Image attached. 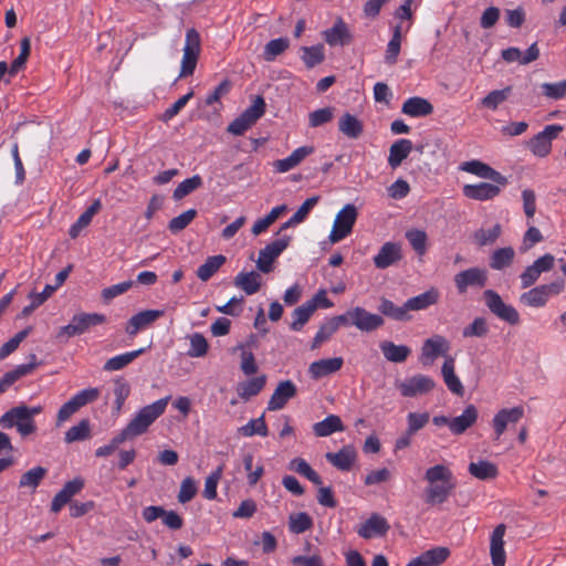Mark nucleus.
Segmentation results:
<instances>
[{
    "instance_id": "nucleus-1",
    "label": "nucleus",
    "mask_w": 566,
    "mask_h": 566,
    "mask_svg": "<svg viewBox=\"0 0 566 566\" xmlns=\"http://www.w3.org/2000/svg\"><path fill=\"white\" fill-rule=\"evenodd\" d=\"M424 502L429 505L444 503L455 488V479L452 471L444 464H436L426 470Z\"/></svg>"
},
{
    "instance_id": "nucleus-2",
    "label": "nucleus",
    "mask_w": 566,
    "mask_h": 566,
    "mask_svg": "<svg viewBox=\"0 0 566 566\" xmlns=\"http://www.w3.org/2000/svg\"><path fill=\"white\" fill-rule=\"evenodd\" d=\"M42 410L41 406L19 405L0 417V427L3 429L15 428L21 437H28L36 431L34 417L40 415Z\"/></svg>"
},
{
    "instance_id": "nucleus-3",
    "label": "nucleus",
    "mask_w": 566,
    "mask_h": 566,
    "mask_svg": "<svg viewBox=\"0 0 566 566\" xmlns=\"http://www.w3.org/2000/svg\"><path fill=\"white\" fill-rule=\"evenodd\" d=\"M170 397L158 399L143 407L122 430L128 439L142 436L165 412Z\"/></svg>"
},
{
    "instance_id": "nucleus-4",
    "label": "nucleus",
    "mask_w": 566,
    "mask_h": 566,
    "mask_svg": "<svg viewBox=\"0 0 566 566\" xmlns=\"http://www.w3.org/2000/svg\"><path fill=\"white\" fill-rule=\"evenodd\" d=\"M98 397L99 390L97 388H86L76 392L59 409L55 421L56 427H61L82 407L91 402H94L95 400H97Z\"/></svg>"
},
{
    "instance_id": "nucleus-5",
    "label": "nucleus",
    "mask_w": 566,
    "mask_h": 566,
    "mask_svg": "<svg viewBox=\"0 0 566 566\" xmlns=\"http://www.w3.org/2000/svg\"><path fill=\"white\" fill-rule=\"evenodd\" d=\"M265 113V102L262 96H256L251 106H249L239 117L232 120L228 126V132L234 136L243 135L252 127L258 119Z\"/></svg>"
},
{
    "instance_id": "nucleus-6",
    "label": "nucleus",
    "mask_w": 566,
    "mask_h": 566,
    "mask_svg": "<svg viewBox=\"0 0 566 566\" xmlns=\"http://www.w3.org/2000/svg\"><path fill=\"white\" fill-rule=\"evenodd\" d=\"M358 217V211L355 205H345L336 214L333 228L329 233V241L337 243L347 238L355 226Z\"/></svg>"
},
{
    "instance_id": "nucleus-7",
    "label": "nucleus",
    "mask_w": 566,
    "mask_h": 566,
    "mask_svg": "<svg viewBox=\"0 0 566 566\" xmlns=\"http://www.w3.org/2000/svg\"><path fill=\"white\" fill-rule=\"evenodd\" d=\"M483 300L489 311L501 321L510 325L520 324V313L511 304H506L501 295L494 290H485L483 292Z\"/></svg>"
},
{
    "instance_id": "nucleus-8",
    "label": "nucleus",
    "mask_w": 566,
    "mask_h": 566,
    "mask_svg": "<svg viewBox=\"0 0 566 566\" xmlns=\"http://www.w3.org/2000/svg\"><path fill=\"white\" fill-rule=\"evenodd\" d=\"M200 50L201 39L199 32L193 28L188 29L186 32L185 46L182 50L184 54L179 74L180 77H186L193 74L200 54Z\"/></svg>"
},
{
    "instance_id": "nucleus-9",
    "label": "nucleus",
    "mask_w": 566,
    "mask_h": 566,
    "mask_svg": "<svg viewBox=\"0 0 566 566\" xmlns=\"http://www.w3.org/2000/svg\"><path fill=\"white\" fill-rule=\"evenodd\" d=\"M488 271L479 266L462 270L453 276L459 295L465 294L469 289H483L488 284Z\"/></svg>"
},
{
    "instance_id": "nucleus-10",
    "label": "nucleus",
    "mask_w": 566,
    "mask_h": 566,
    "mask_svg": "<svg viewBox=\"0 0 566 566\" xmlns=\"http://www.w3.org/2000/svg\"><path fill=\"white\" fill-rule=\"evenodd\" d=\"M291 237L283 234L261 249L256 261L258 269L263 273L271 272L274 260L289 247Z\"/></svg>"
},
{
    "instance_id": "nucleus-11",
    "label": "nucleus",
    "mask_w": 566,
    "mask_h": 566,
    "mask_svg": "<svg viewBox=\"0 0 566 566\" xmlns=\"http://www.w3.org/2000/svg\"><path fill=\"white\" fill-rule=\"evenodd\" d=\"M563 130L560 125L552 124L536 134L530 142L528 148L537 157H546L552 150V140Z\"/></svg>"
},
{
    "instance_id": "nucleus-12",
    "label": "nucleus",
    "mask_w": 566,
    "mask_h": 566,
    "mask_svg": "<svg viewBox=\"0 0 566 566\" xmlns=\"http://www.w3.org/2000/svg\"><path fill=\"white\" fill-rule=\"evenodd\" d=\"M524 417V408L516 406L499 410L492 419L494 440H500L510 424L517 423Z\"/></svg>"
},
{
    "instance_id": "nucleus-13",
    "label": "nucleus",
    "mask_w": 566,
    "mask_h": 566,
    "mask_svg": "<svg viewBox=\"0 0 566 566\" xmlns=\"http://www.w3.org/2000/svg\"><path fill=\"white\" fill-rule=\"evenodd\" d=\"M436 387L434 380L426 375L418 374L397 385L402 397H416L431 391Z\"/></svg>"
},
{
    "instance_id": "nucleus-14",
    "label": "nucleus",
    "mask_w": 566,
    "mask_h": 566,
    "mask_svg": "<svg viewBox=\"0 0 566 566\" xmlns=\"http://www.w3.org/2000/svg\"><path fill=\"white\" fill-rule=\"evenodd\" d=\"M460 170L475 175L480 178L492 180L494 184L500 186H506L509 182L505 176L478 159L462 163L460 165Z\"/></svg>"
},
{
    "instance_id": "nucleus-15",
    "label": "nucleus",
    "mask_w": 566,
    "mask_h": 566,
    "mask_svg": "<svg viewBox=\"0 0 566 566\" xmlns=\"http://www.w3.org/2000/svg\"><path fill=\"white\" fill-rule=\"evenodd\" d=\"M390 525L388 521L378 513H373L360 526L357 528V534L364 539L374 537H381L387 534Z\"/></svg>"
},
{
    "instance_id": "nucleus-16",
    "label": "nucleus",
    "mask_w": 566,
    "mask_h": 566,
    "mask_svg": "<svg viewBox=\"0 0 566 566\" xmlns=\"http://www.w3.org/2000/svg\"><path fill=\"white\" fill-rule=\"evenodd\" d=\"M84 488V480L82 478H75L67 481L63 488L55 494L51 503V512L59 513L71 499L78 494Z\"/></svg>"
},
{
    "instance_id": "nucleus-17",
    "label": "nucleus",
    "mask_w": 566,
    "mask_h": 566,
    "mask_svg": "<svg viewBox=\"0 0 566 566\" xmlns=\"http://www.w3.org/2000/svg\"><path fill=\"white\" fill-rule=\"evenodd\" d=\"M450 349L449 340L442 335H433L424 340L421 347V361L431 364L438 356L446 355Z\"/></svg>"
},
{
    "instance_id": "nucleus-18",
    "label": "nucleus",
    "mask_w": 566,
    "mask_h": 566,
    "mask_svg": "<svg viewBox=\"0 0 566 566\" xmlns=\"http://www.w3.org/2000/svg\"><path fill=\"white\" fill-rule=\"evenodd\" d=\"M296 394L297 388L292 380L280 381L268 402V410L283 409L287 401L294 398Z\"/></svg>"
},
{
    "instance_id": "nucleus-19",
    "label": "nucleus",
    "mask_w": 566,
    "mask_h": 566,
    "mask_svg": "<svg viewBox=\"0 0 566 566\" xmlns=\"http://www.w3.org/2000/svg\"><path fill=\"white\" fill-rule=\"evenodd\" d=\"M382 316L373 314L364 307L356 306L353 308V325L361 332H374L384 325Z\"/></svg>"
},
{
    "instance_id": "nucleus-20",
    "label": "nucleus",
    "mask_w": 566,
    "mask_h": 566,
    "mask_svg": "<svg viewBox=\"0 0 566 566\" xmlns=\"http://www.w3.org/2000/svg\"><path fill=\"white\" fill-rule=\"evenodd\" d=\"M163 315L164 311L160 310L142 311L128 319L125 331L129 336H136L139 331L150 326Z\"/></svg>"
},
{
    "instance_id": "nucleus-21",
    "label": "nucleus",
    "mask_w": 566,
    "mask_h": 566,
    "mask_svg": "<svg viewBox=\"0 0 566 566\" xmlns=\"http://www.w3.org/2000/svg\"><path fill=\"white\" fill-rule=\"evenodd\" d=\"M506 526L499 524L492 532L490 538V555L493 566H504L506 554L504 551V535Z\"/></svg>"
},
{
    "instance_id": "nucleus-22",
    "label": "nucleus",
    "mask_w": 566,
    "mask_h": 566,
    "mask_svg": "<svg viewBox=\"0 0 566 566\" xmlns=\"http://www.w3.org/2000/svg\"><path fill=\"white\" fill-rule=\"evenodd\" d=\"M402 258L401 247L396 242H386L374 256V264L377 269H387Z\"/></svg>"
},
{
    "instance_id": "nucleus-23",
    "label": "nucleus",
    "mask_w": 566,
    "mask_h": 566,
    "mask_svg": "<svg viewBox=\"0 0 566 566\" xmlns=\"http://www.w3.org/2000/svg\"><path fill=\"white\" fill-rule=\"evenodd\" d=\"M500 185L480 182L475 185H465L463 187V195L473 200L486 201L497 197L501 192Z\"/></svg>"
},
{
    "instance_id": "nucleus-24",
    "label": "nucleus",
    "mask_w": 566,
    "mask_h": 566,
    "mask_svg": "<svg viewBox=\"0 0 566 566\" xmlns=\"http://www.w3.org/2000/svg\"><path fill=\"white\" fill-rule=\"evenodd\" d=\"M325 42L331 46L345 45L352 41L350 32L343 21L338 18L334 25L323 32Z\"/></svg>"
},
{
    "instance_id": "nucleus-25",
    "label": "nucleus",
    "mask_w": 566,
    "mask_h": 566,
    "mask_svg": "<svg viewBox=\"0 0 566 566\" xmlns=\"http://www.w3.org/2000/svg\"><path fill=\"white\" fill-rule=\"evenodd\" d=\"M326 460L340 471H349L356 461L357 452L352 446H345L337 452H327Z\"/></svg>"
},
{
    "instance_id": "nucleus-26",
    "label": "nucleus",
    "mask_w": 566,
    "mask_h": 566,
    "mask_svg": "<svg viewBox=\"0 0 566 566\" xmlns=\"http://www.w3.org/2000/svg\"><path fill=\"white\" fill-rule=\"evenodd\" d=\"M441 375L447 388L454 395L463 396L464 387L455 374V360L447 356L441 367Z\"/></svg>"
},
{
    "instance_id": "nucleus-27",
    "label": "nucleus",
    "mask_w": 566,
    "mask_h": 566,
    "mask_svg": "<svg viewBox=\"0 0 566 566\" xmlns=\"http://www.w3.org/2000/svg\"><path fill=\"white\" fill-rule=\"evenodd\" d=\"M344 364L342 357L324 358L313 361L308 367V373L313 379H319L338 371Z\"/></svg>"
},
{
    "instance_id": "nucleus-28",
    "label": "nucleus",
    "mask_w": 566,
    "mask_h": 566,
    "mask_svg": "<svg viewBox=\"0 0 566 566\" xmlns=\"http://www.w3.org/2000/svg\"><path fill=\"white\" fill-rule=\"evenodd\" d=\"M501 56L507 63L518 62L520 64L525 65L538 59L539 49L537 43H533L523 54L520 49L511 46L502 50Z\"/></svg>"
},
{
    "instance_id": "nucleus-29",
    "label": "nucleus",
    "mask_w": 566,
    "mask_h": 566,
    "mask_svg": "<svg viewBox=\"0 0 566 566\" xmlns=\"http://www.w3.org/2000/svg\"><path fill=\"white\" fill-rule=\"evenodd\" d=\"M401 112L410 117H424L433 113V105L427 98L412 96L403 102Z\"/></svg>"
},
{
    "instance_id": "nucleus-30",
    "label": "nucleus",
    "mask_w": 566,
    "mask_h": 566,
    "mask_svg": "<svg viewBox=\"0 0 566 566\" xmlns=\"http://www.w3.org/2000/svg\"><path fill=\"white\" fill-rule=\"evenodd\" d=\"M478 416L479 412L476 407L474 405H469L460 416L451 419L450 431L455 436L464 433L476 422Z\"/></svg>"
},
{
    "instance_id": "nucleus-31",
    "label": "nucleus",
    "mask_w": 566,
    "mask_h": 566,
    "mask_svg": "<svg viewBox=\"0 0 566 566\" xmlns=\"http://www.w3.org/2000/svg\"><path fill=\"white\" fill-rule=\"evenodd\" d=\"M449 555L447 547H436L413 558L406 566H440Z\"/></svg>"
},
{
    "instance_id": "nucleus-32",
    "label": "nucleus",
    "mask_w": 566,
    "mask_h": 566,
    "mask_svg": "<svg viewBox=\"0 0 566 566\" xmlns=\"http://www.w3.org/2000/svg\"><path fill=\"white\" fill-rule=\"evenodd\" d=\"M439 301V291L434 287H431L430 290L408 298L405 302V310H407V314H409L410 311H423L430 307L431 305H434Z\"/></svg>"
},
{
    "instance_id": "nucleus-33",
    "label": "nucleus",
    "mask_w": 566,
    "mask_h": 566,
    "mask_svg": "<svg viewBox=\"0 0 566 566\" xmlns=\"http://www.w3.org/2000/svg\"><path fill=\"white\" fill-rule=\"evenodd\" d=\"M412 150V142L410 139H398L389 148L388 164L395 169L409 156Z\"/></svg>"
},
{
    "instance_id": "nucleus-34",
    "label": "nucleus",
    "mask_w": 566,
    "mask_h": 566,
    "mask_svg": "<svg viewBox=\"0 0 566 566\" xmlns=\"http://www.w3.org/2000/svg\"><path fill=\"white\" fill-rule=\"evenodd\" d=\"M384 357L391 363H403L411 354L407 345H397L390 340H384L379 345Z\"/></svg>"
},
{
    "instance_id": "nucleus-35",
    "label": "nucleus",
    "mask_w": 566,
    "mask_h": 566,
    "mask_svg": "<svg viewBox=\"0 0 566 566\" xmlns=\"http://www.w3.org/2000/svg\"><path fill=\"white\" fill-rule=\"evenodd\" d=\"M515 259V251L512 247H504L495 249L489 260V265L492 270L502 271L511 266Z\"/></svg>"
},
{
    "instance_id": "nucleus-36",
    "label": "nucleus",
    "mask_w": 566,
    "mask_h": 566,
    "mask_svg": "<svg viewBox=\"0 0 566 566\" xmlns=\"http://www.w3.org/2000/svg\"><path fill=\"white\" fill-rule=\"evenodd\" d=\"M101 200H94L93 203L83 213H81L77 220L71 226L69 235L72 239L77 238L81 231L92 222L93 217L101 210Z\"/></svg>"
},
{
    "instance_id": "nucleus-37",
    "label": "nucleus",
    "mask_w": 566,
    "mask_h": 566,
    "mask_svg": "<svg viewBox=\"0 0 566 566\" xmlns=\"http://www.w3.org/2000/svg\"><path fill=\"white\" fill-rule=\"evenodd\" d=\"M339 132L350 139L360 137L364 130L363 123L350 113H345L338 119Z\"/></svg>"
},
{
    "instance_id": "nucleus-38",
    "label": "nucleus",
    "mask_w": 566,
    "mask_h": 566,
    "mask_svg": "<svg viewBox=\"0 0 566 566\" xmlns=\"http://www.w3.org/2000/svg\"><path fill=\"white\" fill-rule=\"evenodd\" d=\"M145 348H139L136 350L123 353L119 355H116L114 357H111L107 359L103 366V369L105 371H117L122 370L126 366H128L130 363H133L136 358H138L140 355L145 353Z\"/></svg>"
},
{
    "instance_id": "nucleus-39",
    "label": "nucleus",
    "mask_w": 566,
    "mask_h": 566,
    "mask_svg": "<svg viewBox=\"0 0 566 566\" xmlns=\"http://www.w3.org/2000/svg\"><path fill=\"white\" fill-rule=\"evenodd\" d=\"M234 285L244 291L247 295H252L260 290L261 276L254 271L240 272L234 279Z\"/></svg>"
},
{
    "instance_id": "nucleus-40",
    "label": "nucleus",
    "mask_w": 566,
    "mask_h": 566,
    "mask_svg": "<svg viewBox=\"0 0 566 566\" xmlns=\"http://www.w3.org/2000/svg\"><path fill=\"white\" fill-rule=\"evenodd\" d=\"M343 430V422L340 418L336 415H329L322 421H318L313 424V432L316 437H328L334 432Z\"/></svg>"
},
{
    "instance_id": "nucleus-41",
    "label": "nucleus",
    "mask_w": 566,
    "mask_h": 566,
    "mask_svg": "<svg viewBox=\"0 0 566 566\" xmlns=\"http://www.w3.org/2000/svg\"><path fill=\"white\" fill-rule=\"evenodd\" d=\"M92 437V426L88 419H82L75 426H72L64 434L66 443L85 441Z\"/></svg>"
},
{
    "instance_id": "nucleus-42",
    "label": "nucleus",
    "mask_w": 566,
    "mask_h": 566,
    "mask_svg": "<svg viewBox=\"0 0 566 566\" xmlns=\"http://www.w3.org/2000/svg\"><path fill=\"white\" fill-rule=\"evenodd\" d=\"M468 470L472 476L479 480H492L495 479L499 474L497 467L486 460L471 462Z\"/></svg>"
},
{
    "instance_id": "nucleus-43",
    "label": "nucleus",
    "mask_w": 566,
    "mask_h": 566,
    "mask_svg": "<svg viewBox=\"0 0 566 566\" xmlns=\"http://www.w3.org/2000/svg\"><path fill=\"white\" fill-rule=\"evenodd\" d=\"M266 377L265 375H261L254 378H251L247 381L239 384L238 386V395L244 401H248L250 398L256 396L265 386Z\"/></svg>"
},
{
    "instance_id": "nucleus-44",
    "label": "nucleus",
    "mask_w": 566,
    "mask_h": 566,
    "mask_svg": "<svg viewBox=\"0 0 566 566\" xmlns=\"http://www.w3.org/2000/svg\"><path fill=\"white\" fill-rule=\"evenodd\" d=\"M226 261L227 259L222 254L207 258L205 263L198 268L197 276L201 281L207 282L218 272V270L226 263Z\"/></svg>"
},
{
    "instance_id": "nucleus-45",
    "label": "nucleus",
    "mask_w": 566,
    "mask_h": 566,
    "mask_svg": "<svg viewBox=\"0 0 566 566\" xmlns=\"http://www.w3.org/2000/svg\"><path fill=\"white\" fill-rule=\"evenodd\" d=\"M502 234V226L495 223L489 229L481 228L473 234V241L479 247H486L494 244Z\"/></svg>"
},
{
    "instance_id": "nucleus-46",
    "label": "nucleus",
    "mask_w": 566,
    "mask_h": 566,
    "mask_svg": "<svg viewBox=\"0 0 566 566\" xmlns=\"http://www.w3.org/2000/svg\"><path fill=\"white\" fill-rule=\"evenodd\" d=\"M315 312V305L305 302L301 306L296 307L292 313V322L290 328L292 331H301L304 325L310 321L311 316Z\"/></svg>"
},
{
    "instance_id": "nucleus-47",
    "label": "nucleus",
    "mask_w": 566,
    "mask_h": 566,
    "mask_svg": "<svg viewBox=\"0 0 566 566\" xmlns=\"http://www.w3.org/2000/svg\"><path fill=\"white\" fill-rule=\"evenodd\" d=\"M290 470L295 471L297 474L306 478L315 485L322 484V479L318 473L303 458H294L289 464Z\"/></svg>"
},
{
    "instance_id": "nucleus-48",
    "label": "nucleus",
    "mask_w": 566,
    "mask_h": 566,
    "mask_svg": "<svg viewBox=\"0 0 566 566\" xmlns=\"http://www.w3.org/2000/svg\"><path fill=\"white\" fill-rule=\"evenodd\" d=\"M378 310L382 315L396 321L406 322L411 319V316L407 314V310H405V304L397 306L392 301L387 298L381 300Z\"/></svg>"
},
{
    "instance_id": "nucleus-49",
    "label": "nucleus",
    "mask_w": 566,
    "mask_h": 566,
    "mask_svg": "<svg viewBox=\"0 0 566 566\" xmlns=\"http://www.w3.org/2000/svg\"><path fill=\"white\" fill-rule=\"evenodd\" d=\"M548 300L542 285L535 286L521 295V302L531 307H543L547 304Z\"/></svg>"
},
{
    "instance_id": "nucleus-50",
    "label": "nucleus",
    "mask_w": 566,
    "mask_h": 566,
    "mask_svg": "<svg viewBox=\"0 0 566 566\" xmlns=\"http://www.w3.org/2000/svg\"><path fill=\"white\" fill-rule=\"evenodd\" d=\"M81 334L85 333L90 327L104 324L106 316L99 313H81L73 317Z\"/></svg>"
},
{
    "instance_id": "nucleus-51",
    "label": "nucleus",
    "mask_w": 566,
    "mask_h": 566,
    "mask_svg": "<svg viewBox=\"0 0 566 566\" xmlns=\"http://www.w3.org/2000/svg\"><path fill=\"white\" fill-rule=\"evenodd\" d=\"M238 432L243 437H266L269 434V429L265 423L264 415L260 416L259 418L251 419L247 424L240 427Z\"/></svg>"
},
{
    "instance_id": "nucleus-52",
    "label": "nucleus",
    "mask_w": 566,
    "mask_h": 566,
    "mask_svg": "<svg viewBox=\"0 0 566 566\" xmlns=\"http://www.w3.org/2000/svg\"><path fill=\"white\" fill-rule=\"evenodd\" d=\"M302 61L307 69H313L325 60V50L322 44L302 48Z\"/></svg>"
},
{
    "instance_id": "nucleus-53",
    "label": "nucleus",
    "mask_w": 566,
    "mask_h": 566,
    "mask_svg": "<svg viewBox=\"0 0 566 566\" xmlns=\"http://www.w3.org/2000/svg\"><path fill=\"white\" fill-rule=\"evenodd\" d=\"M46 472V469L40 465L30 469L21 475L19 486L31 488L33 490L36 489L45 476Z\"/></svg>"
},
{
    "instance_id": "nucleus-54",
    "label": "nucleus",
    "mask_w": 566,
    "mask_h": 566,
    "mask_svg": "<svg viewBox=\"0 0 566 566\" xmlns=\"http://www.w3.org/2000/svg\"><path fill=\"white\" fill-rule=\"evenodd\" d=\"M489 334V325L484 317H475L469 325L462 329L464 338L478 337L483 338Z\"/></svg>"
},
{
    "instance_id": "nucleus-55",
    "label": "nucleus",
    "mask_w": 566,
    "mask_h": 566,
    "mask_svg": "<svg viewBox=\"0 0 566 566\" xmlns=\"http://www.w3.org/2000/svg\"><path fill=\"white\" fill-rule=\"evenodd\" d=\"M313 526L312 517L305 513L291 514L289 518V530L294 534H302Z\"/></svg>"
},
{
    "instance_id": "nucleus-56",
    "label": "nucleus",
    "mask_w": 566,
    "mask_h": 566,
    "mask_svg": "<svg viewBox=\"0 0 566 566\" xmlns=\"http://www.w3.org/2000/svg\"><path fill=\"white\" fill-rule=\"evenodd\" d=\"M202 185V179L199 175H195L190 178L181 181L176 189L174 190L172 197L175 200H180L186 196L190 195L192 191L200 188Z\"/></svg>"
},
{
    "instance_id": "nucleus-57",
    "label": "nucleus",
    "mask_w": 566,
    "mask_h": 566,
    "mask_svg": "<svg viewBox=\"0 0 566 566\" xmlns=\"http://www.w3.org/2000/svg\"><path fill=\"white\" fill-rule=\"evenodd\" d=\"M198 212L196 209H189L172 218L168 223V229L171 233L176 234L186 229L197 217Z\"/></svg>"
},
{
    "instance_id": "nucleus-58",
    "label": "nucleus",
    "mask_w": 566,
    "mask_h": 566,
    "mask_svg": "<svg viewBox=\"0 0 566 566\" xmlns=\"http://www.w3.org/2000/svg\"><path fill=\"white\" fill-rule=\"evenodd\" d=\"M511 92V86H506L503 90L492 91L484 98H482L481 104L489 109L495 111L499 105L509 98Z\"/></svg>"
},
{
    "instance_id": "nucleus-59",
    "label": "nucleus",
    "mask_w": 566,
    "mask_h": 566,
    "mask_svg": "<svg viewBox=\"0 0 566 566\" xmlns=\"http://www.w3.org/2000/svg\"><path fill=\"white\" fill-rule=\"evenodd\" d=\"M290 45L286 38H277L269 41L264 46L263 56L265 61H274L275 57L282 54Z\"/></svg>"
},
{
    "instance_id": "nucleus-60",
    "label": "nucleus",
    "mask_w": 566,
    "mask_h": 566,
    "mask_svg": "<svg viewBox=\"0 0 566 566\" xmlns=\"http://www.w3.org/2000/svg\"><path fill=\"white\" fill-rule=\"evenodd\" d=\"M406 238L417 254L423 255L426 253L428 237L424 231L418 229L408 230Z\"/></svg>"
},
{
    "instance_id": "nucleus-61",
    "label": "nucleus",
    "mask_w": 566,
    "mask_h": 566,
    "mask_svg": "<svg viewBox=\"0 0 566 566\" xmlns=\"http://www.w3.org/2000/svg\"><path fill=\"white\" fill-rule=\"evenodd\" d=\"M113 392L115 396L114 409L119 412L130 394V386L126 380L118 378L114 381Z\"/></svg>"
},
{
    "instance_id": "nucleus-62",
    "label": "nucleus",
    "mask_w": 566,
    "mask_h": 566,
    "mask_svg": "<svg viewBox=\"0 0 566 566\" xmlns=\"http://www.w3.org/2000/svg\"><path fill=\"white\" fill-rule=\"evenodd\" d=\"M190 347L187 352L190 357H203L209 349L206 337L200 333H193L190 337Z\"/></svg>"
},
{
    "instance_id": "nucleus-63",
    "label": "nucleus",
    "mask_w": 566,
    "mask_h": 566,
    "mask_svg": "<svg viewBox=\"0 0 566 566\" xmlns=\"http://www.w3.org/2000/svg\"><path fill=\"white\" fill-rule=\"evenodd\" d=\"M542 94L549 99H562L566 97V78L556 83L541 84Z\"/></svg>"
},
{
    "instance_id": "nucleus-64",
    "label": "nucleus",
    "mask_w": 566,
    "mask_h": 566,
    "mask_svg": "<svg viewBox=\"0 0 566 566\" xmlns=\"http://www.w3.org/2000/svg\"><path fill=\"white\" fill-rule=\"evenodd\" d=\"M336 332V325L333 324L331 319H327L319 326L316 335L313 338L311 348H318L323 343L327 342Z\"/></svg>"
}]
</instances>
